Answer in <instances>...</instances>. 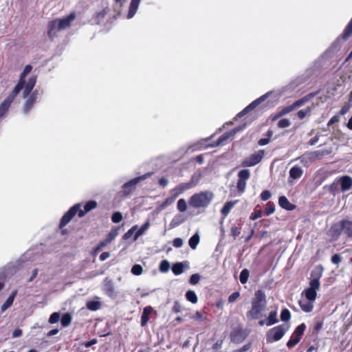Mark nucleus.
I'll use <instances>...</instances> for the list:
<instances>
[{"label":"nucleus","mask_w":352,"mask_h":352,"mask_svg":"<svg viewBox=\"0 0 352 352\" xmlns=\"http://www.w3.org/2000/svg\"><path fill=\"white\" fill-rule=\"evenodd\" d=\"M32 69V67L30 65L25 66L23 71L20 74L18 83L14 87L10 95L0 104V118L5 116L11 103L14 101L15 97L23 89V91L22 96L23 98H27L32 91L36 82V76H30L27 82L25 80V77L30 73Z\"/></svg>","instance_id":"nucleus-1"},{"label":"nucleus","mask_w":352,"mask_h":352,"mask_svg":"<svg viewBox=\"0 0 352 352\" xmlns=\"http://www.w3.org/2000/svg\"><path fill=\"white\" fill-rule=\"evenodd\" d=\"M267 306L266 296L263 291L258 290L255 292L252 300V308L247 313L249 319L256 320L263 316L262 312Z\"/></svg>","instance_id":"nucleus-2"},{"label":"nucleus","mask_w":352,"mask_h":352,"mask_svg":"<svg viewBox=\"0 0 352 352\" xmlns=\"http://www.w3.org/2000/svg\"><path fill=\"white\" fill-rule=\"evenodd\" d=\"M323 268L321 266H317L311 272V279L309 281V287L305 289L301 295L305 296L307 300L315 301L317 297V291L320 286V278L322 275Z\"/></svg>","instance_id":"nucleus-3"},{"label":"nucleus","mask_w":352,"mask_h":352,"mask_svg":"<svg viewBox=\"0 0 352 352\" xmlns=\"http://www.w3.org/2000/svg\"><path fill=\"white\" fill-rule=\"evenodd\" d=\"M96 206L97 202L93 200L86 203L84 206V210L81 209V205L80 204H75L63 216L60 220V227L63 228L65 226L76 214H78L79 217H82L87 212L96 208Z\"/></svg>","instance_id":"nucleus-4"},{"label":"nucleus","mask_w":352,"mask_h":352,"mask_svg":"<svg viewBox=\"0 0 352 352\" xmlns=\"http://www.w3.org/2000/svg\"><path fill=\"white\" fill-rule=\"evenodd\" d=\"M75 17V14L71 13L66 17L50 21L47 25V34L49 37L54 38L58 36V32L69 28Z\"/></svg>","instance_id":"nucleus-5"},{"label":"nucleus","mask_w":352,"mask_h":352,"mask_svg":"<svg viewBox=\"0 0 352 352\" xmlns=\"http://www.w3.org/2000/svg\"><path fill=\"white\" fill-rule=\"evenodd\" d=\"M211 191H203L192 195L189 199V205L195 208H206L214 198Z\"/></svg>","instance_id":"nucleus-6"},{"label":"nucleus","mask_w":352,"mask_h":352,"mask_svg":"<svg viewBox=\"0 0 352 352\" xmlns=\"http://www.w3.org/2000/svg\"><path fill=\"white\" fill-rule=\"evenodd\" d=\"M151 173H148L144 175L137 177L131 179L130 181L124 183L122 186V190L120 192L122 197H127L135 189L136 186L140 182L150 177Z\"/></svg>","instance_id":"nucleus-7"},{"label":"nucleus","mask_w":352,"mask_h":352,"mask_svg":"<svg viewBox=\"0 0 352 352\" xmlns=\"http://www.w3.org/2000/svg\"><path fill=\"white\" fill-rule=\"evenodd\" d=\"M289 329L287 324H280L271 329L267 333V340L269 342L280 340Z\"/></svg>","instance_id":"nucleus-8"},{"label":"nucleus","mask_w":352,"mask_h":352,"mask_svg":"<svg viewBox=\"0 0 352 352\" xmlns=\"http://www.w3.org/2000/svg\"><path fill=\"white\" fill-rule=\"evenodd\" d=\"M265 155L264 150H258L250 156L245 157L241 162V166L243 167H252L258 164Z\"/></svg>","instance_id":"nucleus-9"},{"label":"nucleus","mask_w":352,"mask_h":352,"mask_svg":"<svg viewBox=\"0 0 352 352\" xmlns=\"http://www.w3.org/2000/svg\"><path fill=\"white\" fill-rule=\"evenodd\" d=\"M342 230L348 236H352V221L343 220L339 224H335L331 228V232H335V236H338Z\"/></svg>","instance_id":"nucleus-10"},{"label":"nucleus","mask_w":352,"mask_h":352,"mask_svg":"<svg viewBox=\"0 0 352 352\" xmlns=\"http://www.w3.org/2000/svg\"><path fill=\"white\" fill-rule=\"evenodd\" d=\"M305 329L306 326L304 323L300 324L296 328L294 332L287 342V345L288 347H293L300 342L301 336L303 334Z\"/></svg>","instance_id":"nucleus-11"},{"label":"nucleus","mask_w":352,"mask_h":352,"mask_svg":"<svg viewBox=\"0 0 352 352\" xmlns=\"http://www.w3.org/2000/svg\"><path fill=\"white\" fill-rule=\"evenodd\" d=\"M271 94L272 91H268L265 94L261 96L252 102L249 105H248L245 109H243V110H242L237 114V117L241 118L247 113H248L249 111L253 110L254 108H256L257 106H258L260 104L264 102Z\"/></svg>","instance_id":"nucleus-12"},{"label":"nucleus","mask_w":352,"mask_h":352,"mask_svg":"<svg viewBox=\"0 0 352 352\" xmlns=\"http://www.w3.org/2000/svg\"><path fill=\"white\" fill-rule=\"evenodd\" d=\"M320 155V151L306 152L295 160H299L304 166H309Z\"/></svg>","instance_id":"nucleus-13"},{"label":"nucleus","mask_w":352,"mask_h":352,"mask_svg":"<svg viewBox=\"0 0 352 352\" xmlns=\"http://www.w3.org/2000/svg\"><path fill=\"white\" fill-rule=\"evenodd\" d=\"M117 234L118 233L116 230L111 231L107 236L106 239L100 241V243L96 246L94 250L95 253L100 251L102 248L110 243L116 238Z\"/></svg>","instance_id":"nucleus-14"},{"label":"nucleus","mask_w":352,"mask_h":352,"mask_svg":"<svg viewBox=\"0 0 352 352\" xmlns=\"http://www.w3.org/2000/svg\"><path fill=\"white\" fill-rule=\"evenodd\" d=\"M244 126L241 127H236L233 129L232 131L227 132L224 134H223L221 136H220L217 142L216 145H221L223 144L224 142L228 140L229 138L233 137L238 131L242 130L244 129Z\"/></svg>","instance_id":"nucleus-15"},{"label":"nucleus","mask_w":352,"mask_h":352,"mask_svg":"<svg viewBox=\"0 0 352 352\" xmlns=\"http://www.w3.org/2000/svg\"><path fill=\"white\" fill-rule=\"evenodd\" d=\"M38 93L36 90L34 91L30 94V96L28 98L25 104H24L23 111L25 113L28 112L30 110V109L32 107V106L34 105V104L35 103V102L38 98Z\"/></svg>","instance_id":"nucleus-16"},{"label":"nucleus","mask_w":352,"mask_h":352,"mask_svg":"<svg viewBox=\"0 0 352 352\" xmlns=\"http://www.w3.org/2000/svg\"><path fill=\"white\" fill-rule=\"evenodd\" d=\"M141 0H131L126 18L132 19L138 11Z\"/></svg>","instance_id":"nucleus-17"},{"label":"nucleus","mask_w":352,"mask_h":352,"mask_svg":"<svg viewBox=\"0 0 352 352\" xmlns=\"http://www.w3.org/2000/svg\"><path fill=\"white\" fill-rule=\"evenodd\" d=\"M289 182H291L290 179H300L302 174H303V170L298 166H293L289 172Z\"/></svg>","instance_id":"nucleus-18"},{"label":"nucleus","mask_w":352,"mask_h":352,"mask_svg":"<svg viewBox=\"0 0 352 352\" xmlns=\"http://www.w3.org/2000/svg\"><path fill=\"white\" fill-rule=\"evenodd\" d=\"M314 301H311L309 300H307L305 298L304 299H300L298 301V304L301 308V309L306 312L309 313L311 312L314 309Z\"/></svg>","instance_id":"nucleus-19"},{"label":"nucleus","mask_w":352,"mask_h":352,"mask_svg":"<svg viewBox=\"0 0 352 352\" xmlns=\"http://www.w3.org/2000/svg\"><path fill=\"white\" fill-rule=\"evenodd\" d=\"M341 190L342 192L349 190L352 187V178L345 175L340 179Z\"/></svg>","instance_id":"nucleus-20"},{"label":"nucleus","mask_w":352,"mask_h":352,"mask_svg":"<svg viewBox=\"0 0 352 352\" xmlns=\"http://www.w3.org/2000/svg\"><path fill=\"white\" fill-rule=\"evenodd\" d=\"M103 289L108 296H113L114 295L113 283L111 279L108 278L104 279Z\"/></svg>","instance_id":"nucleus-21"},{"label":"nucleus","mask_w":352,"mask_h":352,"mask_svg":"<svg viewBox=\"0 0 352 352\" xmlns=\"http://www.w3.org/2000/svg\"><path fill=\"white\" fill-rule=\"evenodd\" d=\"M186 221V217L182 214H177L174 216L173 219L171 220L170 223V228H174L182 223H184Z\"/></svg>","instance_id":"nucleus-22"},{"label":"nucleus","mask_w":352,"mask_h":352,"mask_svg":"<svg viewBox=\"0 0 352 352\" xmlns=\"http://www.w3.org/2000/svg\"><path fill=\"white\" fill-rule=\"evenodd\" d=\"M17 294L16 290H14L11 294L9 296V297L7 298V300L5 301V302L3 304L1 308V312H4L6 309H8L13 303L14 298L16 297Z\"/></svg>","instance_id":"nucleus-23"},{"label":"nucleus","mask_w":352,"mask_h":352,"mask_svg":"<svg viewBox=\"0 0 352 352\" xmlns=\"http://www.w3.org/2000/svg\"><path fill=\"white\" fill-rule=\"evenodd\" d=\"M153 311V308L150 306L144 308L142 316H141V325L145 326L149 320V315Z\"/></svg>","instance_id":"nucleus-24"},{"label":"nucleus","mask_w":352,"mask_h":352,"mask_svg":"<svg viewBox=\"0 0 352 352\" xmlns=\"http://www.w3.org/2000/svg\"><path fill=\"white\" fill-rule=\"evenodd\" d=\"M278 204L280 206L287 210H292L294 208V206L292 204L286 197L280 196L278 199Z\"/></svg>","instance_id":"nucleus-25"},{"label":"nucleus","mask_w":352,"mask_h":352,"mask_svg":"<svg viewBox=\"0 0 352 352\" xmlns=\"http://www.w3.org/2000/svg\"><path fill=\"white\" fill-rule=\"evenodd\" d=\"M197 182H198V179L195 180V176H192L191 180L189 182L180 184L178 185V186H179V189L181 190L182 193H183L186 190L195 186L197 184Z\"/></svg>","instance_id":"nucleus-26"},{"label":"nucleus","mask_w":352,"mask_h":352,"mask_svg":"<svg viewBox=\"0 0 352 352\" xmlns=\"http://www.w3.org/2000/svg\"><path fill=\"white\" fill-rule=\"evenodd\" d=\"M150 226V221L147 220L135 233L133 237V241H136L140 236L144 234V232L148 229Z\"/></svg>","instance_id":"nucleus-27"},{"label":"nucleus","mask_w":352,"mask_h":352,"mask_svg":"<svg viewBox=\"0 0 352 352\" xmlns=\"http://www.w3.org/2000/svg\"><path fill=\"white\" fill-rule=\"evenodd\" d=\"M315 94H310L307 96L304 97L303 98L296 101L294 104H292V106L294 107V109L296 107H299L302 106L303 104H305L306 102H307L310 98H313Z\"/></svg>","instance_id":"nucleus-28"},{"label":"nucleus","mask_w":352,"mask_h":352,"mask_svg":"<svg viewBox=\"0 0 352 352\" xmlns=\"http://www.w3.org/2000/svg\"><path fill=\"white\" fill-rule=\"evenodd\" d=\"M235 201H228L225 204L223 207L221 208V214L226 217L228 214L231 209L234 207Z\"/></svg>","instance_id":"nucleus-29"},{"label":"nucleus","mask_w":352,"mask_h":352,"mask_svg":"<svg viewBox=\"0 0 352 352\" xmlns=\"http://www.w3.org/2000/svg\"><path fill=\"white\" fill-rule=\"evenodd\" d=\"M199 243V235L198 233L195 234L193 236H192L188 241L190 247L195 250L196 249L198 243Z\"/></svg>","instance_id":"nucleus-30"},{"label":"nucleus","mask_w":352,"mask_h":352,"mask_svg":"<svg viewBox=\"0 0 352 352\" xmlns=\"http://www.w3.org/2000/svg\"><path fill=\"white\" fill-rule=\"evenodd\" d=\"M267 320V326H271L274 324H276L278 322L277 319V312L276 311H274L270 312L268 317L266 318Z\"/></svg>","instance_id":"nucleus-31"},{"label":"nucleus","mask_w":352,"mask_h":352,"mask_svg":"<svg viewBox=\"0 0 352 352\" xmlns=\"http://www.w3.org/2000/svg\"><path fill=\"white\" fill-rule=\"evenodd\" d=\"M238 179L243 181H247L250 177V171L248 169L241 170L238 173Z\"/></svg>","instance_id":"nucleus-32"},{"label":"nucleus","mask_w":352,"mask_h":352,"mask_svg":"<svg viewBox=\"0 0 352 352\" xmlns=\"http://www.w3.org/2000/svg\"><path fill=\"white\" fill-rule=\"evenodd\" d=\"M186 299L190 302L195 304L197 302L198 298L194 291L188 290L186 293Z\"/></svg>","instance_id":"nucleus-33"},{"label":"nucleus","mask_w":352,"mask_h":352,"mask_svg":"<svg viewBox=\"0 0 352 352\" xmlns=\"http://www.w3.org/2000/svg\"><path fill=\"white\" fill-rule=\"evenodd\" d=\"M172 271L175 275H179L184 272V265L182 263H177L172 267Z\"/></svg>","instance_id":"nucleus-34"},{"label":"nucleus","mask_w":352,"mask_h":352,"mask_svg":"<svg viewBox=\"0 0 352 352\" xmlns=\"http://www.w3.org/2000/svg\"><path fill=\"white\" fill-rule=\"evenodd\" d=\"M100 307V302L98 301L91 300L87 302V309L91 311L98 310Z\"/></svg>","instance_id":"nucleus-35"},{"label":"nucleus","mask_w":352,"mask_h":352,"mask_svg":"<svg viewBox=\"0 0 352 352\" xmlns=\"http://www.w3.org/2000/svg\"><path fill=\"white\" fill-rule=\"evenodd\" d=\"M249 275H250V272H249L248 270L243 269L241 272L240 275H239L240 282L242 284L246 283L248 282V278H249Z\"/></svg>","instance_id":"nucleus-36"},{"label":"nucleus","mask_w":352,"mask_h":352,"mask_svg":"<svg viewBox=\"0 0 352 352\" xmlns=\"http://www.w3.org/2000/svg\"><path fill=\"white\" fill-rule=\"evenodd\" d=\"M71 321H72V316L68 313L63 314L60 319V322H61V324L63 325V327L69 326L71 323Z\"/></svg>","instance_id":"nucleus-37"},{"label":"nucleus","mask_w":352,"mask_h":352,"mask_svg":"<svg viewBox=\"0 0 352 352\" xmlns=\"http://www.w3.org/2000/svg\"><path fill=\"white\" fill-rule=\"evenodd\" d=\"M177 210L181 212H185L187 209V204L184 199H180L178 200L177 204Z\"/></svg>","instance_id":"nucleus-38"},{"label":"nucleus","mask_w":352,"mask_h":352,"mask_svg":"<svg viewBox=\"0 0 352 352\" xmlns=\"http://www.w3.org/2000/svg\"><path fill=\"white\" fill-rule=\"evenodd\" d=\"M293 110H294V107H292V105L285 107L283 108L282 109H280L278 112L276 117H281L285 114L289 113V112L292 111Z\"/></svg>","instance_id":"nucleus-39"},{"label":"nucleus","mask_w":352,"mask_h":352,"mask_svg":"<svg viewBox=\"0 0 352 352\" xmlns=\"http://www.w3.org/2000/svg\"><path fill=\"white\" fill-rule=\"evenodd\" d=\"M170 264L168 261L164 260L160 263V271L161 272L165 273L169 270Z\"/></svg>","instance_id":"nucleus-40"},{"label":"nucleus","mask_w":352,"mask_h":352,"mask_svg":"<svg viewBox=\"0 0 352 352\" xmlns=\"http://www.w3.org/2000/svg\"><path fill=\"white\" fill-rule=\"evenodd\" d=\"M142 267L139 264L134 265L131 268V273L135 276H139L142 273Z\"/></svg>","instance_id":"nucleus-41"},{"label":"nucleus","mask_w":352,"mask_h":352,"mask_svg":"<svg viewBox=\"0 0 352 352\" xmlns=\"http://www.w3.org/2000/svg\"><path fill=\"white\" fill-rule=\"evenodd\" d=\"M291 315L288 309H285L280 313V320L283 322H287L290 319Z\"/></svg>","instance_id":"nucleus-42"},{"label":"nucleus","mask_w":352,"mask_h":352,"mask_svg":"<svg viewBox=\"0 0 352 352\" xmlns=\"http://www.w3.org/2000/svg\"><path fill=\"white\" fill-rule=\"evenodd\" d=\"M245 187H246V182L238 179V182L236 184L237 190L241 193H243L245 191Z\"/></svg>","instance_id":"nucleus-43"},{"label":"nucleus","mask_w":352,"mask_h":352,"mask_svg":"<svg viewBox=\"0 0 352 352\" xmlns=\"http://www.w3.org/2000/svg\"><path fill=\"white\" fill-rule=\"evenodd\" d=\"M122 219V213L120 212H116L112 214L111 220L113 223H120Z\"/></svg>","instance_id":"nucleus-44"},{"label":"nucleus","mask_w":352,"mask_h":352,"mask_svg":"<svg viewBox=\"0 0 352 352\" xmlns=\"http://www.w3.org/2000/svg\"><path fill=\"white\" fill-rule=\"evenodd\" d=\"M275 211V206L272 202H268L265 208V213L267 215H270Z\"/></svg>","instance_id":"nucleus-45"},{"label":"nucleus","mask_w":352,"mask_h":352,"mask_svg":"<svg viewBox=\"0 0 352 352\" xmlns=\"http://www.w3.org/2000/svg\"><path fill=\"white\" fill-rule=\"evenodd\" d=\"M138 226H133L131 228H130L124 235H123V239L127 240L129 238L131 237V236L133 234L134 232L137 230Z\"/></svg>","instance_id":"nucleus-46"},{"label":"nucleus","mask_w":352,"mask_h":352,"mask_svg":"<svg viewBox=\"0 0 352 352\" xmlns=\"http://www.w3.org/2000/svg\"><path fill=\"white\" fill-rule=\"evenodd\" d=\"M290 124H291L290 121L286 118L281 119L278 122V126L279 128H282V129L288 127L290 126Z\"/></svg>","instance_id":"nucleus-47"},{"label":"nucleus","mask_w":352,"mask_h":352,"mask_svg":"<svg viewBox=\"0 0 352 352\" xmlns=\"http://www.w3.org/2000/svg\"><path fill=\"white\" fill-rule=\"evenodd\" d=\"M60 319V314L58 312H54L49 318V322L50 324H54L57 322Z\"/></svg>","instance_id":"nucleus-48"},{"label":"nucleus","mask_w":352,"mask_h":352,"mask_svg":"<svg viewBox=\"0 0 352 352\" xmlns=\"http://www.w3.org/2000/svg\"><path fill=\"white\" fill-rule=\"evenodd\" d=\"M200 278L201 277L199 274H194L190 276L189 283L191 285H195L199 283V281L200 280Z\"/></svg>","instance_id":"nucleus-49"},{"label":"nucleus","mask_w":352,"mask_h":352,"mask_svg":"<svg viewBox=\"0 0 352 352\" xmlns=\"http://www.w3.org/2000/svg\"><path fill=\"white\" fill-rule=\"evenodd\" d=\"M310 112V109L307 108L306 109L300 110L298 112V117L299 119L302 120L303 119L307 114H309Z\"/></svg>","instance_id":"nucleus-50"},{"label":"nucleus","mask_w":352,"mask_h":352,"mask_svg":"<svg viewBox=\"0 0 352 352\" xmlns=\"http://www.w3.org/2000/svg\"><path fill=\"white\" fill-rule=\"evenodd\" d=\"M181 194L182 193L178 186L171 190V196L174 197L175 199Z\"/></svg>","instance_id":"nucleus-51"},{"label":"nucleus","mask_w":352,"mask_h":352,"mask_svg":"<svg viewBox=\"0 0 352 352\" xmlns=\"http://www.w3.org/2000/svg\"><path fill=\"white\" fill-rule=\"evenodd\" d=\"M183 245V240L181 238H175L173 241L175 248H181Z\"/></svg>","instance_id":"nucleus-52"},{"label":"nucleus","mask_w":352,"mask_h":352,"mask_svg":"<svg viewBox=\"0 0 352 352\" xmlns=\"http://www.w3.org/2000/svg\"><path fill=\"white\" fill-rule=\"evenodd\" d=\"M271 197V193L269 190H264L261 194V198L263 201L269 199Z\"/></svg>","instance_id":"nucleus-53"},{"label":"nucleus","mask_w":352,"mask_h":352,"mask_svg":"<svg viewBox=\"0 0 352 352\" xmlns=\"http://www.w3.org/2000/svg\"><path fill=\"white\" fill-rule=\"evenodd\" d=\"M175 199L172 196L170 197L166 198L162 204V208H165L169 204H172Z\"/></svg>","instance_id":"nucleus-54"},{"label":"nucleus","mask_w":352,"mask_h":352,"mask_svg":"<svg viewBox=\"0 0 352 352\" xmlns=\"http://www.w3.org/2000/svg\"><path fill=\"white\" fill-rule=\"evenodd\" d=\"M239 292H235L228 297V302H233L239 297Z\"/></svg>","instance_id":"nucleus-55"},{"label":"nucleus","mask_w":352,"mask_h":352,"mask_svg":"<svg viewBox=\"0 0 352 352\" xmlns=\"http://www.w3.org/2000/svg\"><path fill=\"white\" fill-rule=\"evenodd\" d=\"M182 305L176 301L174 302V305L173 307V311L175 312V313H179L182 311Z\"/></svg>","instance_id":"nucleus-56"},{"label":"nucleus","mask_w":352,"mask_h":352,"mask_svg":"<svg viewBox=\"0 0 352 352\" xmlns=\"http://www.w3.org/2000/svg\"><path fill=\"white\" fill-rule=\"evenodd\" d=\"M262 215V212L261 210H256L251 214V219L256 220L258 218H260Z\"/></svg>","instance_id":"nucleus-57"},{"label":"nucleus","mask_w":352,"mask_h":352,"mask_svg":"<svg viewBox=\"0 0 352 352\" xmlns=\"http://www.w3.org/2000/svg\"><path fill=\"white\" fill-rule=\"evenodd\" d=\"M341 261V257L339 254H334L331 257V262L333 264H338Z\"/></svg>","instance_id":"nucleus-58"},{"label":"nucleus","mask_w":352,"mask_h":352,"mask_svg":"<svg viewBox=\"0 0 352 352\" xmlns=\"http://www.w3.org/2000/svg\"><path fill=\"white\" fill-rule=\"evenodd\" d=\"M230 232H231V234L234 237H236V236H238L240 234L239 229L236 226H232L231 228Z\"/></svg>","instance_id":"nucleus-59"},{"label":"nucleus","mask_w":352,"mask_h":352,"mask_svg":"<svg viewBox=\"0 0 352 352\" xmlns=\"http://www.w3.org/2000/svg\"><path fill=\"white\" fill-rule=\"evenodd\" d=\"M339 121V116H334L333 117H332L328 122L327 123V125L329 126H331L332 124L338 122Z\"/></svg>","instance_id":"nucleus-60"},{"label":"nucleus","mask_w":352,"mask_h":352,"mask_svg":"<svg viewBox=\"0 0 352 352\" xmlns=\"http://www.w3.org/2000/svg\"><path fill=\"white\" fill-rule=\"evenodd\" d=\"M22 335V330L17 328L12 332V338H19Z\"/></svg>","instance_id":"nucleus-61"},{"label":"nucleus","mask_w":352,"mask_h":352,"mask_svg":"<svg viewBox=\"0 0 352 352\" xmlns=\"http://www.w3.org/2000/svg\"><path fill=\"white\" fill-rule=\"evenodd\" d=\"M192 319L197 320H203V316L199 311H196L195 315L192 317Z\"/></svg>","instance_id":"nucleus-62"},{"label":"nucleus","mask_w":352,"mask_h":352,"mask_svg":"<svg viewBox=\"0 0 352 352\" xmlns=\"http://www.w3.org/2000/svg\"><path fill=\"white\" fill-rule=\"evenodd\" d=\"M270 142L269 138H261L258 140V144L260 146H264Z\"/></svg>","instance_id":"nucleus-63"},{"label":"nucleus","mask_w":352,"mask_h":352,"mask_svg":"<svg viewBox=\"0 0 352 352\" xmlns=\"http://www.w3.org/2000/svg\"><path fill=\"white\" fill-rule=\"evenodd\" d=\"M110 254L108 252H102L100 255V260L102 261H105L107 258H108L109 257Z\"/></svg>","instance_id":"nucleus-64"}]
</instances>
